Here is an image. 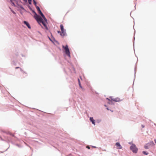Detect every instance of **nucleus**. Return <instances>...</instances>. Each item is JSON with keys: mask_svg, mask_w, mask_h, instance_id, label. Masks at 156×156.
Returning <instances> with one entry per match:
<instances>
[{"mask_svg": "<svg viewBox=\"0 0 156 156\" xmlns=\"http://www.w3.org/2000/svg\"><path fill=\"white\" fill-rule=\"evenodd\" d=\"M34 17L39 23H42V24L46 28V29H48L46 23L43 21V19L41 17L35 13Z\"/></svg>", "mask_w": 156, "mask_h": 156, "instance_id": "1", "label": "nucleus"}, {"mask_svg": "<svg viewBox=\"0 0 156 156\" xmlns=\"http://www.w3.org/2000/svg\"><path fill=\"white\" fill-rule=\"evenodd\" d=\"M62 48L65 49L66 54L69 57H70V52L68 45H66L65 46L63 45Z\"/></svg>", "mask_w": 156, "mask_h": 156, "instance_id": "2", "label": "nucleus"}, {"mask_svg": "<svg viewBox=\"0 0 156 156\" xmlns=\"http://www.w3.org/2000/svg\"><path fill=\"white\" fill-rule=\"evenodd\" d=\"M36 8L37 9V10L38 11L39 13L41 15V16L44 20V21L45 22H46L47 21V19L46 18L44 14L41 12L39 7L38 6H36Z\"/></svg>", "mask_w": 156, "mask_h": 156, "instance_id": "3", "label": "nucleus"}, {"mask_svg": "<svg viewBox=\"0 0 156 156\" xmlns=\"http://www.w3.org/2000/svg\"><path fill=\"white\" fill-rule=\"evenodd\" d=\"M60 27L61 30V33L60 34V35L63 37L66 35V31L64 29L63 26L62 24H61L60 25Z\"/></svg>", "mask_w": 156, "mask_h": 156, "instance_id": "4", "label": "nucleus"}, {"mask_svg": "<svg viewBox=\"0 0 156 156\" xmlns=\"http://www.w3.org/2000/svg\"><path fill=\"white\" fill-rule=\"evenodd\" d=\"M130 149L133 153H136L137 152V149L134 144H132L131 146Z\"/></svg>", "mask_w": 156, "mask_h": 156, "instance_id": "5", "label": "nucleus"}, {"mask_svg": "<svg viewBox=\"0 0 156 156\" xmlns=\"http://www.w3.org/2000/svg\"><path fill=\"white\" fill-rule=\"evenodd\" d=\"M112 100L115 102H118L121 101V100L119 98H113L112 99Z\"/></svg>", "mask_w": 156, "mask_h": 156, "instance_id": "6", "label": "nucleus"}, {"mask_svg": "<svg viewBox=\"0 0 156 156\" xmlns=\"http://www.w3.org/2000/svg\"><path fill=\"white\" fill-rule=\"evenodd\" d=\"M116 146L118 147L117 148L118 149H121L122 148V146L119 143H116L115 144Z\"/></svg>", "mask_w": 156, "mask_h": 156, "instance_id": "7", "label": "nucleus"}, {"mask_svg": "<svg viewBox=\"0 0 156 156\" xmlns=\"http://www.w3.org/2000/svg\"><path fill=\"white\" fill-rule=\"evenodd\" d=\"M23 23L27 26V27L29 29L31 28V27L30 25L27 22L24 21H23Z\"/></svg>", "mask_w": 156, "mask_h": 156, "instance_id": "8", "label": "nucleus"}, {"mask_svg": "<svg viewBox=\"0 0 156 156\" xmlns=\"http://www.w3.org/2000/svg\"><path fill=\"white\" fill-rule=\"evenodd\" d=\"M90 120L92 122V124L94 125H95V122H94V120L93 119V117L90 118Z\"/></svg>", "mask_w": 156, "mask_h": 156, "instance_id": "9", "label": "nucleus"}, {"mask_svg": "<svg viewBox=\"0 0 156 156\" xmlns=\"http://www.w3.org/2000/svg\"><path fill=\"white\" fill-rule=\"evenodd\" d=\"M149 146V144H147L145 145L144 146V148L146 149H148V146Z\"/></svg>", "mask_w": 156, "mask_h": 156, "instance_id": "10", "label": "nucleus"}, {"mask_svg": "<svg viewBox=\"0 0 156 156\" xmlns=\"http://www.w3.org/2000/svg\"><path fill=\"white\" fill-rule=\"evenodd\" d=\"M78 80L79 84V85L80 86V87L82 88V86H81V83H80V80L79 79H78Z\"/></svg>", "mask_w": 156, "mask_h": 156, "instance_id": "11", "label": "nucleus"}, {"mask_svg": "<svg viewBox=\"0 0 156 156\" xmlns=\"http://www.w3.org/2000/svg\"><path fill=\"white\" fill-rule=\"evenodd\" d=\"M143 153L145 155H147L148 154V153L145 151H143Z\"/></svg>", "mask_w": 156, "mask_h": 156, "instance_id": "12", "label": "nucleus"}, {"mask_svg": "<svg viewBox=\"0 0 156 156\" xmlns=\"http://www.w3.org/2000/svg\"><path fill=\"white\" fill-rule=\"evenodd\" d=\"M34 4L35 5L36 4V2L34 0H33Z\"/></svg>", "mask_w": 156, "mask_h": 156, "instance_id": "13", "label": "nucleus"}, {"mask_svg": "<svg viewBox=\"0 0 156 156\" xmlns=\"http://www.w3.org/2000/svg\"><path fill=\"white\" fill-rule=\"evenodd\" d=\"M11 11L14 14H16V12L13 11L12 10H11Z\"/></svg>", "mask_w": 156, "mask_h": 156, "instance_id": "14", "label": "nucleus"}, {"mask_svg": "<svg viewBox=\"0 0 156 156\" xmlns=\"http://www.w3.org/2000/svg\"><path fill=\"white\" fill-rule=\"evenodd\" d=\"M87 148H88V149H90V147L88 146H87Z\"/></svg>", "mask_w": 156, "mask_h": 156, "instance_id": "15", "label": "nucleus"}, {"mask_svg": "<svg viewBox=\"0 0 156 156\" xmlns=\"http://www.w3.org/2000/svg\"><path fill=\"white\" fill-rule=\"evenodd\" d=\"M57 32L58 33H61V32L60 31H57Z\"/></svg>", "mask_w": 156, "mask_h": 156, "instance_id": "16", "label": "nucleus"}, {"mask_svg": "<svg viewBox=\"0 0 156 156\" xmlns=\"http://www.w3.org/2000/svg\"><path fill=\"white\" fill-rule=\"evenodd\" d=\"M142 127L143 128H144V126L143 125H142Z\"/></svg>", "mask_w": 156, "mask_h": 156, "instance_id": "17", "label": "nucleus"}, {"mask_svg": "<svg viewBox=\"0 0 156 156\" xmlns=\"http://www.w3.org/2000/svg\"><path fill=\"white\" fill-rule=\"evenodd\" d=\"M20 68V67H16L15 68V69H18V68Z\"/></svg>", "mask_w": 156, "mask_h": 156, "instance_id": "18", "label": "nucleus"}, {"mask_svg": "<svg viewBox=\"0 0 156 156\" xmlns=\"http://www.w3.org/2000/svg\"><path fill=\"white\" fill-rule=\"evenodd\" d=\"M10 135L12 136H14V135L12 134H11V133H10Z\"/></svg>", "mask_w": 156, "mask_h": 156, "instance_id": "19", "label": "nucleus"}, {"mask_svg": "<svg viewBox=\"0 0 156 156\" xmlns=\"http://www.w3.org/2000/svg\"><path fill=\"white\" fill-rule=\"evenodd\" d=\"M154 141H155V143H156V140L155 139L154 140Z\"/></svg>", "mask_w": 156, "mask_h": 156, "instance_id": "20", "label": "nucleus"}, {"mask_svg": "<svg viewBox=\"0 0 156 156\" xmlns=\"http://www.w3.org/2000/svg\"><path fill=\"white\" fill-rule=\"evenodd\" d=\"M12 2V0H10Z\"/></svg>", "mask_w": 156, "mask_h": 156, "instance_id": "21", "label": "nucleus"}]
</instances>
